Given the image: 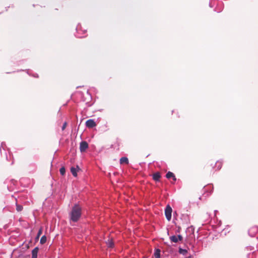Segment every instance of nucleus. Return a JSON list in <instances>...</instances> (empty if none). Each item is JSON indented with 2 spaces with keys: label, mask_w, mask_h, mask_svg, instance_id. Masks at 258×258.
<instances>
[{
  "label": "nucleus",
  "mask_w": 258,
  "mask_h": 258,
  "mask_svg": "<svg viewBox=\"0 0 258 258\" xmlns=\"http://www.w3.org/2000/svg\"><path fill=\"white\" fill-rule=\"evenodd\" d=\"M81 208L78 205H75L70 213V220L74 222H77L81 216Z\"/></svg>",
  "instance_id": "1"
},
{
  "label": "nucleus",
  "mask_w": 258,
  "mask_h": 258,
  "mask_svg": "<svg viewBox=\"0 0 258 258\" xmlns=\"http://www.w3.org/2000/svg\"><path fill=\"white\" fill-rule=\"evenodd\" d=\"M172 212V209L171 207L168 205L165 210V215L167 220L169 221L171 219V213Z\"/></svg>",
  "instance_id": "2"
},
{
  "label": "nucleus",
  "mask_w": 258,
  "mask_h": 258,
  "mask_svg": "<svg viewBox=\"0 0 258 258\" xmlns=\"http://www.w3.org/2000/svg\"><path fill=\"white\" fill-rule=\"evenodd\" d=\"M96 122L93 119H90L86 121V125L88 128H93L96 126Z\"/></svg>",
  "instance_id": "3"
},
{
  "label": "nucleus",
  "mask_w": 258,
  "mask_h": 258,
  "mask_svg": "<svg viewBox=\"0 0 258 258\" xmlns=\"http://www.w3.org/2000/svg\"><path fill=\"white\" fill-rule=\"evenodd\" d=\"M170 239L172 242L176 243L179 241H182V237L180 235H173L170 237Z\"/></svg>",
  "instance_id": "4"
},
{
  "label": "nucleus",
  "mask_w": 258,
  "mask_h": 258,
  "mask_svg": "<svg viewBox=\"0 0 258 258\" xmlns=\"http://www.w3.org/2000/svg\"><path fill=\"white\" fill-rule=\"evenodd\" d=\"M88 148V144L85 141L81 142L80 145V149L81 152H85Z\"/></svg>",
  "instance_id": "5"
},
{
  "label": "nucleus",
  "mask_w": 258,
  "mask_h": 258,
  "mask_svg": "<svg viewBox=\"0 0 258 258\" xmlns=\"http://www.w3.org/2000/svg\"><path fill=\"white\" fill-rule=\"evenodd\" d=\"M79 169L80 168L78 166L76 167H71V171L73 176H74L75 177H76L77 176V172Z\"/></svg>",
  "instance_id": "6"
},
{
  "label": "nucleus",
  "mask_w": 258,
  "mask_h": 258,
  "mask_svg": "<svg viewBox=\"0 0 258 258\" xmlns=\"http://www.w3.org/2000/svg\"><path fill=\"white\" fill-rule=\"evenodd\" d=\"M39 248L37 247L34 248L32 251V258H37Z\"/></svg>",
  "instance_id": "7"
},
{
  "label": "nucleus",
  "mask_w": 258,
  "mask_h": 258,
  "mask_svg": "<svg viewBox=\"0 0 258 258\" xmlns=\"http://www.w3.org/2000/svg\"><path fill=\"white\" fill-rule=\"evenodd\" d=\"M120 163L121 164H127L128 163V159L126 157H122L120 159Z\"/></svg>",
  "instance_id": "8"
},
{
  "label": "nucleus",
  "mask_w": 258,
  "mask_h": 258,
  "mask_svg": "<svg viewBox=\"0 0 258 258\" xmlns=\"http://www.w3.org/2000/svg\"><path fill=\"white\" fill-rule=\"evenodd\" d=\"M166 176L167 178L169 179L171 178H173L174 180H176V178L175 177L174 174L171 172H170V171L168 172L166 175Z\"/></svg>",
  "instance_id": "9"
},
{
  "label": "nucleus",
  "mask_w": 258,
  "mask_h": 258,
  "mask_svg": "<svg viewBox=\"0 0 258 258\" xmlns=\"http://www.w3.org/2000/svg\"><path fill=\"white\" fill-rule=\"evenodd\" d=\"M154 256L155 258H160V250L156 249L154 252Z\"/></svg>",
  "instance_id": "10"
},
{
  "label": "nucleus",
  "mask_w": 258,
  "mask_h": 258,
  "mask_svg": "<svg viewBox=\"0 0 258 258\" xmlns=\"http://www.w3.org/2000/svg\"><path fill=\"white\" fill-rule=\"evenodd\" d=\"M160 175L159 174V173H154L153 175V179L156 180V181H158L159 180L160 178Z\"/></svg>",
  "instance_id": "11"
},
{
  "label": "nucleus",
  "mask_w": 258,
  "mask_h": 258,
  "mask_svg": "<svg viewBox=\"0 0 258 258\" xmlns=\"http://www.w3.org/2000/svg\"><path fill=\"white\" fill-rule=\"evenodd\" d=\"M42 231H43V228L41 227H40V228L39 229V230L37 233V236L35 238L36 240H38L39 239L40 235L42 233Z\"/></svg>",
  "instance_id": "12"
},
{
  "label": "nucleus",
  "mask_w": 258,
  "mask_h": 258,
  "mask_svg": "<svg viewBox=\"0 0 258 258\" xmlns=\"http://www.w3.org/2000/svg\"><path fill=\"white\" fill-rule=\"evenodd\" d=\"M46 242V237L43 235L40 239V243L41 244H44Z\"/></svg>",
  "instance_id": "13"
},
{
  "label": "nucleus",
  "mask_w": 258,
  "mask_h": 258,
  "mask_svg": "<svg viewBox=\"0 0 258 258\" xmlns=\"http://www.w3.org/2000/svg\"><path fill=\"white\" fill-rule=\"evenodd\" d=\"M106 244L109 247H112L113 246V243L112 240H108L107 242H106Z\"/></svg>",
  "instance_id": "14"
},
{
  "label": "nucleus",
  "mask_w": 258,
  "mask_h": 258,
  "mask_svg": "<svg viewBox=\"0 0 258 258\" xmlns=\"http://www.w3.org/2000/svg\"><path fill=\"white\" fill-rule=\"evenodd\" d=\"M16 209H17V211L20 212L22 210L23 207L21 205L16 204Z\"/></svg>",
  "instance_id": "15"
},
{
  "label": "nucleus",
  "mask_w": 258,
  "mask_h": 258,
  "mask_svg": "<svg viewBox=\"0 0 258 258\" xmlns=\"http://www.w3.org/2000/svg\"><path fill=\"white\" fill-rule=\"evenodd\" d=\"M59 171L61 175H64L65 173V172H66V169H65L64 167H62L60 168Z\"/></svg>",
  "instance_id": "16"
},
{
  "label": "nucleus",
  "mask_w": 258,
  "mask_h": 258,
  "mask_svg": "<svg viewBox=\"0 0 258 258\" xmlns=\"http://www.w3.org/2000/svg\"><path fill=\"white\" fill-rule=\"evenodd\" d=\"M179 251L180 253H182L183 254H185L187 253V250L185 249L180 248Z\"/></svg>",
  "instance_id": "17"
},
{
  "label": "nucleus",
  "mask_w": 258,
  "mask_h": 258,
  "mask_svg": "<svg viewBox=\"0 0 258 258\" xmlns=\"http://www.w3.org/2000/svg\"><path fill=\"white\" fill-rule=\"evenodd\" d=\"M66 126H67V123L66 122H64L62 126V130H64L65 129V128L66 127Z\"/></svg>",
  "instance_id": "18"
},
{
  "label": "nucleus",
  "mask_w": 258,
  "mask_h": 258,
  "mask_svg": "<svg viewBox=\"0 0 258 258\" xmlns=\"http://www.w3.org/2000/svg\"><path fill=\"white\" fill-rule=\"evenodd\" d=\"M4 145V144L3 143H2V145H1V146H2V147H3Z\"/></svg>",
  "instance_id": "19"
},
{
  "label": "nucleus",
  "mask_w": 258,
  "mask_h": 258,
  "mask_svg": "<svg viewBox=\"0 0 258 258\" xmlns=\"http://www.w3.org/2000/svg\"><path fill=\"white\" fill-rule=\"evenodd\" d=\"M185 258H191V256H189L186 257H185Z\"/></svg>",
  "instance_id": "20"
}]
</instances>
